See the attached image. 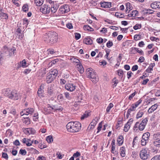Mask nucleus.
I'll list each match as a JSON object with an SVG mask.
<instances>
[{"instance_id": "42", "label": "nucleus", "mask_w": 160, "mask_h": 160, "mask_svg": "<svg viewBox=\"0 0 160 160\" xmlns=\"http://www.w3.org/2000/svg\"><path fill=\"white\" fill-rule=\"evenodd\" d=\"M154 138L155 140H160V133L154 134L153 135Z\"/></svg>"}, {"instance_id": "62", "label": "nucleus", "mask_w": 160, "mask_h": 160, "mask_svg": "<svg viewBox=\"0 0 160 160\" xmlns=\"http://www.w3.org/2000/svg\"><path fill=\"white\" fill-rule=\"evenodd\" d=\"M89 116L88 114V113H86L84 114L81 118V120L84 119L85 118H86Z\"/></svg>"}, {"instance_id": "43", "label": "nucleus", "mask_w": 160, "mask_h": 160, "mask_svg": "<svg viewBox=\"0 0 160 160\" xmlns=\"http://www.w3.org/2000/svg\"><path fill=\"white\" fill-rule=\"evenodd\" d=\"M115 16L117 17L118 18H122L123 17V15L122 14L118 12H116L115 13Z\"/></svg>"}, {"instance_id": "37", "label": "nucleus", "mask_w": 160, "mask_h": 160, "mask_svg": "<svg viewBox=\"0 0 160 160\" xmlns=\"http://www.w3.org/2000/svg\"><path fill=\"white\" fill-rule=\"evenodd\" d=\"M46 140L48 143H51L53 141V139L51 136H49L46 138Z\"/></svg>"}, {"instance_id": "39", "label": "nucleus", "mask_w": 160, "mask_h": 160, "mask_svg": "<svg viewBox=\"0 0 160 160\" xmlns=\"http://www.w3.org/2000/svg\"><path fill=\"white\" fill-rule=\"evenodd\" d=\"M131 126L130 125V124H128L127 123L124 126V130L125 132H127L128 131L129 129Z\"/></svg>"}, {"instance_id": "49", "label": "nucleus", "mask_w": 160, "mask_h": 160, "mask_svg": "<svg viewBox=\"0 0 160 160\" xmlns=\"http://www.w3.org/2000/svg\"><path fill=\"white\" fill-rule=\"evenodd\" d=\"M117 73L119 75V76L120 77H122L123 74V71L121 69L118 70L117 71Z\"/></svg>"}, {"instance_id": "64", "label": "nucleus", "mask_w": 160, "mask_h": 160, "mask_svg": "<svg viewBox=\"0 0 160 160\" xmlns=\"http://www.w3.org/2000/svg\"><path fill=\"white\" fill-rule=\"evenodd\" d=\"M153 12V11L151 9H147L145 13H149L151 14Z\"/></svg>"}, {"instance_id": "34", "label": "nucleus", "mask_w": 160, "mask_h": 160, "mask_svg": "<svg viewBox=\"0 0 160 160\" xmlns=\"http://www.w3.org/2000/svg\"><path fill=\"white\" fill-rule=\"evenodd\" d=\"M132 50H135L137 52H138L141 55H143V51L141 50H139L138 48H132Z\"/></svg>"}, {"instance_id": "51", "label": "nucleus", "mask_w": 160, "mask_h": 160, "mask_svg": "<svg viewBox=\"0 0 160 160\" xmlns=\"http://www.w3.org/2000/svg\"><path fill=\"white\" fill-rule=\"evenodd\" d=\"M50 9L52 13H54L57 11V8L56 7H51Z\"/></svg>"}, {"instance_id": "3", "label": "nucleus", "mask_w": 160, "mask_h": 160, "mask_svg": "<svg viewBox=\"0 0 160 160\" xmlns=\"http://www.w3.org/2000/svg\"><path fill=\"white\" fill-rule=\"evenodd\" d=\"M58 39V35L55 32H51L49 35L46 34L44 37V41L47 43L52 44L57 42Z\"/></svg>"}, {"instance_id": "16", "label": "nucleus", "mask_w": 160, "mask_h": 160, "mask_svg": "<svg viewBox=\"0 0 160 160\" xmlns=\"http://www.w3.org/2000/svg\"><path fill=\"white\" fill-rule=\"evenodd\" d=\"M48 73L52 76L54 78H55L58 75V71L56 69H52L50 70Z\"/></svg>"}, {"instance_id": "18", "label": "nucleus", "mask_w": 160, "mask_h": 160, "mask_svg": "<svg viewBox=\"0 0 160 160\" xmlns=\"http://www.w3.org/2000/svg\"><path fill=\"white\" fill-rule=\"evenodd\" d=\"M158 107V105L157 104H155L152 106L148 110V112L149 113H152L157 109Z\"/></svg>"}, {"instance_id": "25", "label": "nucleus", "mask_w": 160, "mask_h": 160, "mask_svg": "<svg viewBox=\"0 0 160 160\" xmlns=\"http://www.w3.org/2000/svg\"><path fill=\"white\" fill-rule=\"evenodd\" d=\"M150 136V134L148 132L144 133L142 135V138L146 140V141L148 142V139Z\"/></svg>"}, {"instance_id": "57", "label": "nucleus", "mask_w": 160, "mask_h": 160, "mask_svg": "<svg viewBox=\"0 0 160 160\" xmlns=\"http://www.w3.org/2000/svg\"><path fill=\"white\" fill-rule=\"evenodd\" d=\"M75 36L76 39L78 40L80 38L81 35L79 33H75Z\"/></svg>"}, {"instance_id": "44", "label": "nucleus", "mask_w": 160, "mask_h": 160, "mask_svg": "<svg viewBox=\"0 0 160 160\" xmlns=\"http://www.w3.org/2000/svg\"><path fill=\"white\" fill-rule=\"evenodd\" d=\"M71 60L72 62H75L76 63H78V64H79L80 61L78 59H76L75 58H74V57H73L71 59Z\"/></svg>"}, {"instance_id": "33", "label": "nucleus", "mask_w": 160, "mask_h": 160, "mask_svg": "<svg viewBox=\"0 0 160 160\" xmlns=\"http://www.w3.org/2000/svg\"><path fill=\"white\" fill-rule=\"evenodd\" d=\"M112 83H113L112 86L113 87V88H114L116 86L117 84L118 83V80L116 79V78H114L112 80Z\"/></svg>"}, {"instance_id": "63", "label": "nucleus", "mask_w": 160, "mask_h": 160, "mask_svg": "<svg viewBox=\"0 0 160 160\" xmlns=\"http://www.w3.org/2000/svg\"><path fill=\"white\" fill-rule=\"evenodd\" d=\"M66 26L67 28L69 29H72L73 28V26H72V24L70 23H67L66 24Z\"/></svg>"}, {"instance_id": "9", "label": "nucleus", "mask_w": 160, "mask_h": 160, "mask_svg": "<svg viewBox=\"0 0 160 160\" xmlns=\"http://www.w3.org/2000/svg\"><path fill=\"white\" fill-rule=\"evenodd\" d=\"M65 88L67 90L72 92L75 89L76 86L73 84L68 83L65 86Z\"/></svg>"}, {"instance_id": "5", "label": "nucleus", "mask_w": 160, "mask_h": 160, "mask_svg": "<svg viewBox=\"0 0 160 160\" xmlns=\"http://www.w3.org/2000/svg\"><path fill=\"white\" fill-rule=\"evenodd\" d=\"M139 155L142 159H147L150 157L149 152L147 149H143L140 151Z\"/></svg>"}, {"instance_id": "21", "label": "nucleus", "mask_w": 160, "mask_h": 160, "mask_svg": "<svg viewBox=\"0 0 160 160\" xmlns=\"http://www.w3.org/2000/svg\"><path fill=\"white\" fill-rule=\"evenodd\" d=\"M83 42L86 44H91L92 43V41L89 38H87L84 39Z\"/></svg>"}, {"instance_id": "55", "label": "nucleus", "mask_w": 160, "mask_h": 160, "mask_svg": "<svg viewBox=\"0 0 160 160\" xmlns=\"http://www.w3.org/2000/svg\"><path fill=\"white\" fill-rule=\"evenodd\" d=\"M142 100L139 99L138 101L136 102L135 103L133 104L137 108L138 106L142 102Z\"/></svg>"}, {"instance_id": "29", "label": "nucleus", "mask_w": 160, "mask_h": 160, "mask_svg": "<svg viewBox=\"0 0 160 160\" xmlns=\"http://www.w3.org/2000/svg\"><path fill=\"white\" fill-rule=\"evenodd\" d=\"M77 66L78 71L81 73H82L84 72V69L82 65L78 64H77Z\"/></svg>"}, {"instance_id": "45", "label": "nucleus", "mask_w": 160, "mask_h": 160, "mask_svg": "<svg viewBox=\"0 0 160 160\" xmlns=\"http://www.w3.org/2000/svg\"><path fill=\"white\" fill-rule=\"evenodd\" d=\"M59 61L58 59H55L53 60L51 62H50L49 63V65L50 66H52L53 65L55 64H56L57 62H58Z\"/></svg>"}, {"instance_id": "20", "label": "nucleus", "mask_w": 160, "mask_h": 160, "mask_svg": "<svg viewBox=\"0 0 160 160\" xmlns=\"http://www.w3.org/2000/svg\"><path fill=\"white\" fill-rule=\"evenodd\" d=\"M27 62L25 59L23 60L22 62H20V63H18V66L17 68V69H18L19 68L22 66V67H26L27 65Z\"/></svg>"}, {"instance_id": "38", "label": "nucleus", "mask_w": 160, "mask_h": 160, "mask_svg": "<svg viewBox=\"0 0 160 160\" xmlns=\"http://www.w3.org/2000/svg\"><path fill=\"white\" fill-rule=\"evenodd\" d=\"M25 120L23 121V122L25 124L28 125L30 123V120L28 118H25Z\"/></svg>"}, {"instance_id": "8", "label": "nucleus", "mask_w": 160, "mask_h": 160, "mask_svg": "<svg viewBox=\"0 0 160 160\" xmlns=\"http://www.w3.org/2000/svg\"><path fill=\"white\" fill-rule=\"evenodd\" d=\"M59 10L62 13H64L69 12L70 9L68 5L65 4L60 7Z\"/></svg>"}, {"instance_id": "61", "label": "nucleus", "mask_w": 160, "mask_h": 160, "mask_svg": "<svg viewBox=\"0 0 160 160\" xmlns=\"http://www.w3.org/2000/svg\"><path fill=\"white\" fill-rule=\"evenodd\" d=\"M136 92H135L133 93L131 95H130L128 98V99L130 100H131V99H132L135 96V94H136Z\"/></svg>"}, {"instance_id": "1", "label": "nucleus", "mask_w": 160, "mask_h": 160, "mask_svg": "<svg viewBox=\"0 0 160 160\" xmlns=\"http://www.w3.org/2000/svg\"><path fill=\"white\" fill-rule=\"evenodd\" d=\"M67 128L68 131L75 132L79 131L81 128V124L79 122H70L67 125Z\"/></svg>"}, {"instance_id": "40", "label": "nucleus", "mask_w": 160, "mask_h": 160, "mask_svg": "<svg viewBox=\"0 0 160 160\" xmlns=\"http://www.w3.org/2000/svg\"><path fill=\"white\" fill-rule=\"evenodd\" d=\"M23 11L25 12H28V6L27 4H24L22 7Z\"/></svg>"}, {"instance_id": "19", "label": "nucleus", "mask_w": 160, "mask_h": 160, "mask_svg": "<svg viewBox=\"0 0 160 160\" xmlns=\"http://www.w3.org/2000/svg\"><path fill=\"white\" fill-rule=\"evenodd\" d=\"M52 109L54 111H56L57 110L61 112L62 111L63 108L62 107L59 106L58 105H55L52 106Z\"/></svg>"}, {"instance_id": "12", "label": "nucleus", "mask_w": 160, "mask_h": 160, "mask_svg": "<svg viewBox=\"0 0 160 160\" xmlns=\"http://www.w3.org/2000/svg\"><path fill=\"white\" fill-rule=\"evenodd\" d=\"M89 78H90L91 81L94 83H96L98 80V78L95 72L90 76V77Z\"/></svg>"}, {"instance_id": "4", "label": "nucleus", "mask_w": 160, "mask_h": 160, "mask_svg": "<svg viewBox=\"0 0 160 160\" xmlns=\"http://www.w3.org/2000/svg\"><path fill=\"white\" fill-rule=\"evenodd\" d=\"M147 122V119L145 118L143 120L141 123H139V122H137L134 127V129L135 128H138L139 130L142 131L145 128Z\"/></svg>"}, {"instance_id": "47", "label": "nucleus", "mask_w": 160, "mask_h": 160, "mask_svg": "<svg viewBox=\"0 0 160 160\" xmlns=\"http://www.w3.org/2000/svg\"><path fill=\"white\" fill-rule=\"evenodd\" d=\"M126 9H128L129 11H128V12L131 10L132 9L130 7V3L129 2L127 3L126 4Z\"/></svg>"}, {"instance_id": "14", "label": "nucleus", "mask_w": 160, "mask_h": 160, "mask_svg": "<svg viewBox=\"0 0 160 160\" xmlns=\"http://www.w3.org/2000/svg\"><path fill=\"white\" fill-rule=\"evenodd\" d=\"M52 106H51L49 105H48L47 107L44 108L45 113L46 114H49L51 113V111L53 110Z\"/></svg>"}, {"instance_id": "59", "label": "nucleus", "mask_w": 160, "mask_h": 160, "mask_svg": "<svg viewBox=\"0 0 160 160\" xmlns=\"http://www.w3.org/2000/svg\"><path fill=\"white\" fill-rule=\"evenodd\" d=\"M98 121V119H94L92 120L91 123L92 125H93L94 126H95L97 123Z\"/></svg>"}, {"instance_id": "60", "label": "nucleus", "mask_w": 160, "mask_h": 160, "mask_svg": "<svg viewBox=\"0 0 160 160\" xmlns=\"http://www.w3.org/2000/svg\"><path fill=\"white\" fill-rule=\"evenodd\" d=\"M37 160H46V159L44 156H40L38 158Z\"/></svg>"}, {"instance_id": "10", "label": "nucleus", "mask_w": 160, "mask_h": 160, "mask_svg": "<svg viewBox=\"0 0 160 160\" xmlns=\"http://www.w3.org/2000/svg\"><path fill=\"white\" fill-rule=\"evenodd\" d=\"M24 132L26 134H33L35 132V130L32 128H27L24 129Z\"/></svg>"}, {"instance_id": "22", "label": "nucleus", "mask_w": 160, "mask_h": 160, "mask_svg": "<svg viewBox=\"0 0 160 160\" xmlns=\"http://www.w3.org/2000/svg\"><path fill=\"white\" fill-rule=\"evenodd\" d=\"M120 155L122 157H124L125 156H126V153H125L126 150H125V148L124 147H122L120 148Z\"/></svg>"}, {"instance_id": "56", "label": "nucleus", "mask_w": 160, "mask_h": 160, "mask_svg": "<svg viewBox=\"0 0 160 160\" xmlns=\"http://www.w3.org/2000/svg\"><path fill=\"white\" fill-rule=\"evenodd\" d=\"M2 158L7 160L8 159V157L7 153L5 152H2Z\"/></svg>"}, {"instance_id": "23", "label": "nucleus", "mask_w": 160, "mask_h": 160, "mask_svg": "<svg viewBox=\"0 0 160 160\" xmlns=\"http://www.w3.org/2000/svg\"><path fill=\"white\" fill-rule=\"evenodd\" d=\"M117 141L119 146L121 145L123 142V138L122 136H119L118 138Z\"/></svg>"}, {"instance_id": "54", "label": "nucleus", "mask_w": 160, "mask_h": 160, "mask_svg": "<svg viewBox=\"0 0 160 160\" xmlns=\"http://www.w3.org/2000/svg\"><path fill=\"white\" fill-rule=\"evenodd\" d=\"M47 52H48V54H53L55 53L56 52L54 51V50L52 49H49L47 50Z\"/></svg>"}, {"instance_id": "17", "label": "nucleus", "mask_w": 160, "mask_h": 160, "mask_svg": "<svg viewBox=\"0 0 160 160\" xmlns=\"http://www.w3.org/2000/svg\"><path fill=\"white\" fill-rule=\"evenodd\" d=\"M55 78L52 76L48 73L47 76L46 81L48 83L51 82Z\"/></svg>"}, {"instance_id": "53", "label": "nucleus", "mask_w": 160, "mask_h": 160, "mask_svg": "<svg viewBox=\"0 0 160 160\" xmlns=\"http://www.w3.org/2000/svg\"><path fill=\"white\" fill-rule=\"evenodd\" d=\"M108 48H110L113 45V43L112 42L109 41L106 44Z\"/></svg>"}, {"instance_id": "11", "label": "nucleus", "mask_w": 160, "mask_h": 160, "mask_svg": "<svg viewBox=\"0 0 160 160\" xmlns=\"http://www.w3.org/2000/svg\"><path fill=\"white\" fill-rule=\"evenodd\" d=\"M136 107L134 105V104H132L130 108H129L127 112L126 116L127 118L129 117V116L131 112L135 111L136 110Z\"/></svg>"}, {"instance_id": "50", "label": "nucleus", "mask_w": 160, "mask_h": 160, "mask_svg": "<svg viewBox=\"0 0 160 160\" xmlns=\"http://www.w3.org/2000/svg\"><path fill=\"white\" fill-rule=\"evenodd\" d=\"M148 142V141H146V140L142 138V139L141 140V144L142 146H145L146 144V143Z\"/></svg>"}, {"instance_id": "28", "label": "nucleus", "mask_w": 160, "mask_h": 160, "mask_svg": "<svg viewBox=\"0 0 160 160\" xmlns=\"http://www.w3.org/2000/svg\"><path fill=\"white\" fill-rule=\"evenodd\" d=\"M138 11L137 10H133L132 13L128 14V16L130 17H135L138 14Z\"/></svg>"}, {"instance_id": "46", "label": "nucleus", "mask_w": 160, "mask_h": 160, "mask_svg": "<svg viewBox=\"0 0 160 160\" xmlns=\"http://www.w3.org/2000/svg\"><path fill=\"white\" fill-rule=\"evenodd\" d=\"M141 28V25L140 24H137L134 26L133 28L134 30H137L138 29H140Z\"/></svg>"}, {"instance_id": "27", "label": "nucleus", "mask_w": 160, "mask_h": 160, "mask_svg": "<svg viewBox=\"0 0 160 160\" xmlns=\"http://www.w3.org/2000/svg\"><path fill=\"white\" fill-rule=\"evenodd\" d=\"M53 88L51 85L48 87V88L47 92L48 94L50 95H52L53 94Z\"/></svg>"}, {"instance_id": "7", "label": "nucleus", "mask_w": 160, "mask_h": 160, "mask_svg": "<svg viewBox=\"0 0 160 160\" xmlns=\"http://www.w3.org/2000/svg\"><path fill=\"white\" fill-rule=\"evenodd\" d=\"M40 11L43 13L46 14L48 13L50 11V8L46 5L42 6L40 8Z\"/></svg>"}, {"instance_id": "48", "label": "nucleus", "mask_w": 160, "mask_h": 160, "mask_svg": "<svg viewBox=\"0 0 160 160\" xmlns=\"http://www.w3.org/2000/svg\"><path fill=\"white\" fill-rule=\"evenodd\" d=\"M141 36L140 34H136L134 36V39L136 40H139L141 38Z\"/></svg>"}, {"instance_id": "32", "label": "nucleus", "mask_w": 160, "mask_h": 160, "mask_svg": "<svg viewBox=\"0 0 160 160\" xmlns=\"http://www.w3.org/2000/svg\"><path fill=\"white\" fill-rule=\"evenodd\" d=\"M158 2H155L152 3L151 4V7L153 9H156L157 8Z\"/></svg>"}, {"instance_id": "35", "label": "nucleus", "mask_w": 160, "mask_h": 160, "mask_svg": "<svg viewBox=\"0 0 160 160\" xmlns=\"http://www.w3.org/2000/svg\"><path fill=\"white\" fill-rule=\"evenodd\" d=\"M143 114V112L141 111H139L137 113L136 118L138 119L142 117V115Z\"/></svg>"}, {"instance_id": "6", "label": "nucleus", "mask_w": 160, "mask_h": 160, "mask_svg": "<svg viewBox=\"0 0 160 160\" xmlns=\"http://www.w3.org/2000/svg\"><path fill=\"white\" fill-rule=\"evenodd\" d=\"M3 50L6 53L8 54L9 55L11 56L13 54H14V52L16 50V49L14 48H8L7 46H4L3 47Z\"/></svg>"}, {"instance_id": "13", "label": "nucleus", "mask_w": 160, "mask_h": 160, "mask_svg": "<svg viewBox=\"0 0 160 160\" xmlns=\"http://www.w3.org/2000/svg\"><path fill=\"white\" fill-rule=\"evenodd\" d=\"M43 88V86L41 85L37 93L38 96L40 97L44 96Z\"/></svg>"}, {"instance_id": "52", "label": "nucleus", "mask_w": 160, "mask_h": 160, "mask_svg": "<svg viewBox=\"0 0 160 160\" xmlns=\"http://www.w3.org/2000/svg\"><path fill=\"white\" fill-rule=\"evenodd\" d=\"M19 153L22 155H24L26 154L27 152L25 149H20Z\"/></svg>"}, {"instance_id": "30", "label": "nucleus", "mask_w": 160, "mask_h": 160, "mask_svg": "<svg viewBox=\"0 0 160 160\" xmlns=\"http://www.w3.org/2000/svg\"><path fill=\"white\" fill-rule=\"evenodd\" d=\"M34 2L37 6H40L43 4V0H34Z\"/></svg>"}, {"instance_id": "2", "label": "nucleus", "mask_w": 160, "mask_h": 160, "mask_svg": "<svg viewBox=\"0 0 160 160\" xmlns=\"http://www.w3.org/2000/svg\"><path fill=\"white\" fill-rule=\"evenodd\" d=\"M4 94L6 97L14 100H18L20 98L19 93L15 90H11L9 89H7Z\"/></svg>"}, {"instance_id": "31", "label": "nucleus", "mask_w": 160, "mask_h": 160, "mask_svg": "<svg viewBox=\"0 0 160 160\" xmlns=\"http://www.w3.org/2000/svg\"><path fill=\"white\" fill-rule=\"evenodd\" d=\"M0 17L2 18L5 19L8 18L7 14L3 13L1 11H0Z\"/></svg>"}, {"instance_id": "41", "label": "nucleus", "mask_w": 160, "mask_h": 160, "mask_svg": "<svg viewBox=\"0 0 160 160\" xmlns=\"http://www.w3.org/2000/svg\"><path fill=\"white\" fill-rule=\"evenodd\" d=\"M113 104L112 103H110L107 108L106 112H109L110 111V109L112 108L113 107Z\"/></svg>"}, {"instance_id": "24", "label": "nucleus", "mask_w": 160, "mask_h": 160, "mask_svg": "<svg viewBox=\"0 0 160 160\" xmlns=\"http://www.w3.org/2000/svg\"><path fill=\"white\" fill-rule=\"evenodd\" d=\"M87 75L88 77L89 78L94 72L93 71L92 69L90 68H88L86 70Z\"/></svg>"}, {"instance_id": "26", "label": "nucleus", "mask_w": 160, "mask_h": 160, "mask_svg": "<svg viewBox=\"0 0 160 160\" xmlns=\"http://www.w3.org/2000/svg\"><path fill=\"white\" fill-rule=\"evenodd\" d=\"M25 111L26 115H28L29 114H31L34 111V109L33 108H28L24 110Z\"/></svg>"}, {"instance_id": "58", "label": "nucleus", "mask_w": 160, "mask_h": 160, "mask_svg": "<svg viewBox=\"0 0 160 160\" xmlns=\"http://www.w3.org/2000/svg\"><path fill=\"white\" fill-rule=\"evenodd\" d=\"M151 160H160V155L154 157Z\"/></svg>"}, {"instance_id": "36", "label": "nucleus", "mask_w": 160, "mask_h": 160, "mask_svg": "<svg viewBox=\"0 0 160 160\" xmlns=\"http://www.w3.org/2000/svg\"><path fill=\"white\" fill-rule=\"evenodd\" d=\"M153 144L157 147H160V140H155L153 142Z\"/></svg>"}, {"instance_id": "15", "label": "nucleus", "mask_w": 160, "mask_h": 160, "mask_svg": "<svg viewBox=\"0 0 160 160\" xmlns=\"http://www.w3.org/2000/svg\"><path fill=\"white\" fill-rule=\"evenodd\" d=\"M100 4L102 7L105 8H109L111 7V3L109 2H101Z\"/></svg>"}]
</instances>
